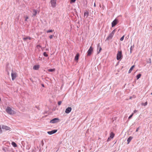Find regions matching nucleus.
Returning <instances> with one entry per match:
<instances>
[{"label": "nucleus", "mask_w": 152, "mask_h": 152, "mask_svg": "<svg viewBox=\"0 0 152 152\" xmlns=\"http://www.w3.org/2000/svg\"><path fill=\"white\" fill-rule=\"evenodd\" d=\"M6 111L10 115H14L15 113V111L9 107H7L6 109Z\"/></svg>", "instance_id": "obj_1"}, {"label": "nucleus", "mask_w": 152, "mask_h": 152, "mask_svg": "<svg viewBox=\"0 0 152 152\" xmlns=\"http://www.w3.org/2000/svg\"><path fill=\"white\" fill-rule=\"evenodd\" d=\"M123 58L121 51H118L117 54L116 58L117 60H121Z\"/></svg>", "instance_id": "obj_2"}, {"label": "nucleus", "mask_w": 152, "mask_h": 152, "mask_svg": "<svg viewBox=\"0 0 152 152\" xmlns=\"http://www.w3.org/2000/svg\"><path fill=\"white\" fill-rule=\"evenodd\" d=\"M115 32V30H114L110 34H109V36L107 37L105 41L109 40L112 39L113 35Z\"/></svg>", "instance_id": "obj_3"}, {"label": "nucleus", "mask_w": 152, "mask_h": 152, "mask_svg": "<svg viewBox=\"0 0 152 152\" xmlns=\"http://www.w3.org/2000/svg\"><path fill=\"white\" fill-rule=\"evenodd\" d=\"M59 119L58 118H55L50 121V122L52 124H54L58 122Z\"/></svg>", "instance_id": "obj_4"}, {"label": "nucleus", "mask_w": 152, "mask_h": 152, "mask_svg": "<svg viewBox=\"0 0 152 152\" xmlns=\"http://www.w3.org/2000/svg\"><path fill=\"white\" fill-rule=\"evenodd\" d=\"M93 51V48L91 47V46L88 50V51H87V56H90L92 54V52Z\"/></svg>", "instance_id": "obj_5"}, {"label": "nucleus", "mask_w": 152, "mask_h": 152, "mask_svg": "<svg viewBox=\"0 0 152 152\" xmlns=\"http://www.w3.org/2000/svg\"><path fill=\"white\" fill-rule=\"evenodd\" d=\"M118 23V20L117 19H115L112 23V26H115Z\"/></svg>", "instance_id": "obj_6"}, {"label": "nucleus", "mask_w": 152, "mask_h": 152, "mask_svg": "<svg viewBox=\"0 0 152 152\" xmlns=\"http://www.w3.org/2000/svg\"><path fill=\"white\" fill-rule=\"evenodd\" d=\"M56 0H51L50 3L52 7H55L56 6Z\"/></svg>", "instance_id": "obj_7"}, {"label": "nucleus", "mask_w": 152, "mask_h": 152, "mask_svg": "<svg viewBox=\"0 0 152 152\" xmlns=\"http://www.w3.org/2000/svg\"><path fill=\"white\" fill-rule=\"evenodd\" d=\"M17 74L15 72H13L11 73V76L12 80H14L17 77Z\"/></svg>", "instance_id": "obj_8"}, {"label": "nucleus", "mask_w": 152, "mask_h": 152, "mask_svg": "<svg viewBox=\"0 0 152 152\" xmlns=\"http://www.w3.org/2000/svg\"><path fill=\"white\" fill-rule=\"evenodd\" d=\"M2 129L5 130H9L10 129V127L4 125H2Z\"/></svg>", "instance_id": "obj_9"}, {"label": "nucleus", "mask_w": 152, "mask_h": 152, "mask_svg": "<svg viewBox=\"0 0 152 152\" xmlns=\"http://www.w3.org/2000/svg\"><path fill=\"white\" fill-rule=\"evenodd\" d=\"M57 130L56 129L53 130L51 131L48 132L47 133L50 135H51L57 132Z\"/></svg>", "instance_id": "obj_10"}, {"label": "nucleus", "mask_w": 152, "mask_h": 152, "mask_svg": "<svg viewBox=\"0 0 152 152\" xmlns=\"http://www.w3.org/2000/svg\"><path fill=\"white\" fill-rule=\"evenodd\" d=\"M71 107H69L66 109L65 112L66 113H69L71 111Z\"/></svg>", "instance_id": "obj_11"}, {"label": "nucleus", "mask_w": 152, "mask_h": 152, "mask_svg": "<svg viewBox=\"0 0 152 152\" xmlns=\"http://www.w3.org/2000/svg\"><path fill=\"white\" fill-rule=\"evenodd\" d=\"M79 57V54L77 53L75 56V61H78Z\"/></svg>", "instance_id": "obj_12"}, {"label": "nucleus", "mask_w": 152, "mask_h": 152, "mask_svg": "<svg viewBox=\"0 0 152 152\" xmlns=\"http://www.w3.org/2000/svg\"><path fill=\"white\" fill-rule=\"evenodd\" d=\"M39 65H35L33 66V69L34 70H38L39 68Z\"/></svg>", "instance_id": "obj_13"}, {"label": "nucleus", "mask_w": 152, "mask_h": 152, "mask_svg": "<svg viewBox=\"0 0 152 152\" xmlns=\"http://www.w3.org/2000/svg\"><path fill=\"white\" fill-rule=\"evenodd\" d=\"M132 137H129L127 140V144H128L130 142V141L132 139Z\"/></svg>", "instance_id": "obj_14"}, {"label": "nucleus", "mask_w": 152, "mask_h": 152, "mask_svg": "<svg viewBox=\"0 0 152 152\" xmlns=\"http://www.w3.org/2000/svg\"><path fill=\"white\" fill-rule=\"evenodd\" d=\"M134 67V65H133L131 66V67L130 68V69L129 70V72H128L129 73H130L131 72L132 70H133V68Z\"/></svg>", "instance_id": "obj_15"}, {"label": "nucleus", "mask_w": 152, "mask_h": 152, "mask_svg": "<svg viewBox=\"0 0 152 152\" xmlns=\"http://www.w3.org/2000/svg\"><path fill=\"white\" fill-rule=\"evenodd\" d=\"M114 134L113 132H111L110 134V137L112 139L114 137Z\"/></svg>", "instance_id": "obj_16"}, {"label": "nucleus", "mask_w": 152, "mask_h": 152, "mask_svg": "<svg viewBox=\"0 0 152 152\" xmlns=\"http://www.w3.org/2000/svg\"><path fill=\"white\" fill-rule=\"evenodd\" d=\"M98 48H99V51L98 52V53H99L100 52V51H101V50H102V48L101 47V46H100L99 43L98 44Z\"/></svg>", "instance_id": "obj_17"}, {"label": "nucleus", "mask_w": 152, "mask_h": 152, "mask_svg": "<svg viewBox=\"0 0 152 152\" xmlns=\"http://www.w3.org/2000/svg\"><path fill=\"white\" fill-rule=\"evenodd\" d=\"M11 144L14 147H16L17 146V145L16 143L14 142H12Z\"/></svg>", "instance_id": "obj_18"}, {"label": "nucleus", "mask_w": 152, "mask_h": 152, "mask_svg": "<svg viewBox=\"0 0 152 152\" xmlns=\"http://www.w3.org/2000/svg\"><path fill=\"white\" fill-rule=\"evenodd\" d=\"M141 75L140 74H138L136 76V78L137 79H138L140 78Z\"/></svg>", "instance_id": "obj_19"}, {"label": "nucleus", "mask_w": 152, "mask_h": 152, "mask_svg": "<svg viewBox=\"0 0 152 152\" xmlns=\"http://www.w3.org/2000/svg\"><path fill=\"white\" fill-rule=\"evenodd\" d=\"M37 11L36 10H34L33 15L34 16H36L37 14Z\"/></svg>", "instance_id": "obj_20"}, {"label": "nucleus", "mask_w": 152, "mask_h": 152, "mask_svg": "<svg viewBox=\"0 0 152 152\" xmlns=\"http://www.w3.org/2000/svg\"><path fill=\"white\" fill-rule=\"evenodd\" d=\"M134 48V45H133V46H131L130 48V53H132V48Z\"/></svg>", "instance_id": "obj_21"}, {"label": "nucleus", "mask_w": 152, "mask_h": 152, "mask_svg": "<svg viewBox=\"0 0 152 152\" xmlns=\"http://www.w3.org/2000/svg\"><path fill=\"white\" fill-rule=\"evenodd\" d=\"M48 71L50 72H54L55 71V69H48Z\"/></svg>", "instance_id": "obj_22"}, {"label": "nucleus", "mask_w": 152, "mask_h": 152, "mask_svg": "<svg viewBox=\"0 0 152 152\" xmlns=\"http://www.w3.org/2000/svg\"><path fill=\"white\" fill-rule=\"evenodd\" d=\"M88 12H85L84 13V16H86V17H88Z\"/></svg>", "instance_id": "obj_23"}, {"label": "nucleus", "mask_w": 152, "mask_h": 152, "mask_svg": "<svg viewBox=\"0 0 152 152\" xmlns=\"http://www.w3.org/2000/svg\"><path fill=\"white\" fill-rule=\"evenodd\" d=\"M43 55L45 56L46 57H48V54H47L46 52H44L43 53Z\"/></svg>", "instance_id": "obj_24"}, {"label": "nucleus", "mask_w": 152, "mask_h": 152, "mask_svg": "<svg viewBox=\"0 0 152 152\" xmlns=\"http://www.w3.org/2000/svg\"><path fill=\"white\" fill-rule=\"evenodd\" d=\"M53 30H49L47 31V33H49L50 32H52L53 31Z\"/></svg>", "instance_id": "obj_25"}, {"label": "nucleus", "mask_w": 152, "mask_h": 152, "mask_svg": "<svg viewBox=\"0 0 152 152\" xmlns=\"http://www.w3.org/2000/svg\"><path fill=\"white\" fill-rule=\"evenodd\" d=\"M30 39L31 38L29 37H24V38H23V39L24 40H26V39Z\"/></svg>", "instance_id": "obj_26"}, {"label": "nucleus", "mask_w": 152, "mask_h": 152, "mask_svg": "<svg viewBox=\"0 0 152 152\" xmlns=\"http://www.w3.org/2000/svg\"><path fill=\"white\" fill-rule=\"evenodd\" d=\"M76 0H70V3H75L76 1Z\"/></svg>", "instance_id": "obj_27"}, {"label": "nucleus", "mask_w": 152, "mask_h": 152, "mask_svg": "<svg viewBox=\"0 0 152 152\" xmlns=\"http://www.w3.org/2000/svg\"><path fill=\"white\" fill-rule=\"evenodd\" d=\"M124 35L120 39V40L121 41H122L124 39Z\"/></svg>", "instance_id": "obj_28"}, {"label": "nucleus", "mask_w": 152, "mask_h": 152, "mask_svg": "<svg viewBox=\"0 0 152 152\" xmlns=\"http://www.w3.org/2000/svg\"><path fill=\"white\" fill-rule=\"evenodd\" d=\"M133 113H132L131 115L129 117L128 119H130L133 116Z\"/></svg>", "instance_id": "obj_29"}, {"label": "nucleus", "mask_w": 152, "mask_h": 152, "mask_svg": "<svg viewBox=\"0 0 152 152\" xmlns=\"http://www.w3.org/2000/svg\"><path fill=\"white\" fill-rule=\"evenodd\" d=\"M28 16H26V17H25V21H27V19H28Z\"/></svg>", "instance_id": "obj_30"}, {"label": "nucleus", "mask_w": 152, "mask_h": 152, "mask_svg": "<svg viewBox=\"0 0 152 152\" xmlns=\"http://www.w3.org/2000/svg\"><path fill=\"white\" fill-rule=\"evenodd\" d=\"M61 101H58V105H60L61 104Z\"/></svg>", "instance_id": "obj_31"}, {"label": "nucleus", "mask_w": 152, "mask_h": 152, "mask_svg": "<svg viewBox=\"0 0 152 152\" xmlns=\"http://www.w3.org/2000/svg\"><path fill=\"white\" fill-rule=\"evenodd\" d=\"M44 142H43V140H42L41 141V145H42V146H43L44 145Z\"/></svg>", "instance_id": "obj_32"}, {"label": "nucleus", "mask_w": 152, "mask_h": 152, "mask_svg": "<svg viewBox=\"0 0 152 152\" xmlns=\"http://www.w3.org/2000/svg\"><path fill=\"white\" fill-rule=\"evenodd\" d=\"M111 138L110 137H109L107 140V141L108 142V141H110L111 140Z\"/></svg>", "instance_id": "obj_33"}, {"label": "nucleus", "mask_w": 152, "mask_h": 152, "mask_svg": "<svg viewBox=\"0 0 152 152\" xmlns=\"http://www.w3.org/2000/svg\"><path fill=\"white\" fill-rule=\"evenodd\" d=\"M53 36L52 35H51L50 36H49V37L50 39H51L53 38Z\"/></svg>", "instance_id": "obj_34"}, {"label": "nucleus", "mask_w": 152, "mask_h": 152, "mask_svg": "<svg viewBox=\"0 0 152 152\" xmlns=\"http://www.w3.org/2000/svg\"><path fill=\"white\" fill-rule=\"evenodd\" d=\"M148 62H149V63H151V60L150 58H149V61H148Z\"/></svg>", "instance_id": "obj_35"}, {"label": "nucleus", "mask_w": 152, "mask_h": 152, "mask_svg": "<svg viewBox=\"0 0 152 152\" xmlns=\"http://www.w3.org/2000/svg\"><path fill=\"white\" fill-rule=\"evenodd\" d=\"M32 152H36V149H33L32 151Z\"/></svg>", "instance_id": "obj_36"}, {"label": "nucleus", "mask_w": 152, "mask_h": 152, "mask_svg": "<svg viewBox=\"0 0 152 152\" xmlns=\"http://www.w3.org/2000/svg\"><path fill=\"white\" fill-rule=\"evenodd\" d=\"M2 132V129L1 126H0V134Z\"/></svg>", "instance_id": "obj_37"}, {"label": "nucleus", "mask_w": 152, "mask_h": 152, "mask_svg": "<svg viewBox=\"0 0 152 152\" xmlns=\"http://www.w3.org/2000/svg\"><path fill=\"white\" fill-rule=\"evenodd\" d=\"M147 102H146L145 103H144V106H146L147 105Z\"/></svg>", "instance_id": "obj_38"}, {"label": "nucleus", "mask_w": 152, "mask_h": 152, "mask_svg": "<svg viewBox=\"0 0 152 152\" xmlns=\"http://www.w3.org/2000/svg\"><path fill=\"white\" fill-rule=\"evenodd\" d=\"M139 127L137 128V129L136 130V132H138V130H139Z\"/></svg>", "instance_id": "obj_39"}, {"label": "nucleus", "mask_w": 152, "mask_h": 152, "mask_svg": "<svg viewBox=\"0 0 152 152\" xmlns=\"http://www.w3.org/2000/svg\"><path fill=\"white\" fill-rule=\"evenodd\" d=\"M37 48H38V47H41V46L40 45H37Z\"/></svg>", "instance_id": "obj_40"}, {"label": "nucleus", "mask_w": 152, "mask_h": 152, "mask_svg": "<svg viewBox=\"0 0 152 152\" xmlns=\"http://www.w3.org/2000/svg\"><path fill=\"white\" fill-rule=\"evenodd\" d=\"M2 150L3 151H6L5 149L4 148H3Z\"/></svg>", "instance_id": "obj_41"}, {"label": "nucleus", "mask_w": 152, "mask_h": 152, "mask_svg": "<svg viewBox=\"0 0 152 152\" xmlns=\"http://www.w3.org/2000/svg\"><path fill=\"white\" fill-rule=\"evenodd\" d=\"M30 80L32 82H33V80L31 78V79H30Z\"/></svg>", "instance_id": "obj_42"}, {"label": "nucleus", "mask_w": 152, "mask_h": 152, "mask_svg": "<svg viewBox=\"0 0 152 152\" xmlns=\"http://www.w3.org/2000/svg\"><path fill=\"white\" fill-rule=\"evenodd\" d=\"M94 7H96V4H95V3L94 4Z\"/></svg>", "instance_id": "obj_43"}, {"label": "nucleus", "mask_w": 152, "mask_h": 152, "mask_svg": "<svg viewBox=\"0 0 152 152\" xmlns=\"http://www.w3.org/2000/svg\"><path fill=\"white\" fill-rule=\"evenodd\" d=\"M42 87H44V84H42Z\"/></svg>", "instance_id": "obj_44"}, {"label": "nucleus", "mask_w": 152, "mask_h": 152, "mask_svg": "<svg viewBox=\"0 0 152 152\" xmlns=\"http://www.w3.org/2000/svg\"><path fill=\"white\" fill-rule=\"evenodd\" d=\"M136 110H135L134 111V112L135 113V112H136Z\"/></svg>", "instance_id": "obj_45"}, {"label": "nucleus", "mask_w": 152, "mask_h": 152, "mask_svg": "<svg viewBox=\"0 0 152 152\" xmlns=\"http://www.w3.org/2000/svg\"><path fill=\"white\" fill-rule=\"evenodd\" d=\"M80 150H79V152H80Z\"/></svg>", "instance_id": "obj_46"}, {"label": "nucleus", "mask_w": 152, "mask_h": 152, "mask_svg": "<svg viewBox=\"0 0 152 152\" xmlns=\"http://www.w3.org/2000/svg\"><path fill=\"white\" fill-rule=\"evenodd\" d=\"M38 107H37V108L38 109H39L38 108Z\"/></svg>", "instance_id": "obj_47"}, {"label": "nucleus", "mask_w": 152, "mask_h": 152, "mask_svg": "<svg viewBox=\"0 0 152 152\" xmlns=\"http://www.w3.org/2000/svg\"><path fill=\"white\" fill-rule=\"evenodd\" d=\"M46 50H48V49H46Z\"/></svg>", "instance_id": "obj_48"}, {"label": "nucleus", "mask_w": 152, "mask_h": 152, "mask_svg": "<svg viewBox=\"0 0 152 152\" xmlns=\"http://www.w3.org/2000/svg\"><path fill=\"white\" fill-rule=\"evenodd\" d=\"M151 95H152V93H151Z\"/></svg>", "instance_id": "obj_49"}]
</instances>
